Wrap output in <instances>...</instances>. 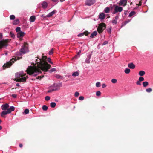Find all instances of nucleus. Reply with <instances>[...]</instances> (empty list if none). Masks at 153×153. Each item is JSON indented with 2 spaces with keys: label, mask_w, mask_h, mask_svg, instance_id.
<instances>
[{
  "label": "nucleus",
  "mask_w": 153,
  "mask_h": 153,
  "mask_svg": "<svg viewBox=\"0 0 153 153\" xmlns=\"http://www.w3.org/2000/svg\"><path fill=\"white\" fill-rule=\"evenodd\" d=\"M47 57L43 56L42 58L37 57L35 63H33L32 66H28L26 70L27 73L29 75L35 76L41 73V70L47 71L51 66L46 61Z\"/></svg>",
  "instance_id": "1"
},
{
  "label": "nucleus",
  "mask_w": 153,
  "mask_h": 153,
  "mask_svg": "<svg viewBox=\"0 0 153 153\" xmlns=\"http://www.w3.org/2000/svg\"><path fill=\"white\" fill-rule=\"evenodd\" d=\"M29 51L28 49V45L26 43H25L22 46L20 50V52H17L15 53V57L14 58H13L9 61L6 62L3 66L4 69H5L6 68L10 67L14 63V62L17 60L22 58V54H25Z\"/></svg>",
  "instance_id": "2"
},
{
  "label": "nucleus",
  "mask_w": 153,
  "mask_h": 153,
  "mask_svg": "<svg viewBox=\"0 0 153 153\" xmlns=\"http://www.w3.org/2000/svg\"><path fill=\"white\" fill-rule=\"evenodd\" d=\"M15 76L16 77L15 80L19 82H25L28 78L27 75L23 71L16 73Z\"/></svg>",
  "instance_id": "3"
},
{
  "label": "nucleus",
  "mask_w": 153,
  "mask_h": 153,
  "mask_svg": "<svg viewBox=\"0 0 153 153\" xmlns=\"http://www.w3.org/2000/svg\"><path fill=\"white\" fill-rule=\"evenodd\" d=\"M60 87L59 83H54L50 87V89L48 91V92L50 93L52 91L58 90L59 89Z\"/></svg>",
  "instance_id": "4"
},
{
  "label": "nucleus",
  "mask_w": 153,
  "mask_h": 153,
  "mask_svg": "<svg viewBox=\"0 0 153 153\" xmlns=\"http://www.w3.org/2000/svg\"><path fill=\"white\" fill-rule=\"evenodd\" d=\"M106 28V25L105 23H102L99 25L97 28L98 32L99 33H102Z\"/></svg>",
  "instance_id": "5"
},
{
  "label": "nucleus",
  "mask_w": 153,
  "mask_h": 153,
  "mask_svg": "<svg viewBox=\"0 0 153 153\" xmlns=\"http://www.w3.org/2000/svg\"><path fill=\"white\" fill-rule=\"evenodd\" d=\"M123 8L122 7L116 5L115 7L114 11L113 12V13L115 14L118 12H121Z\"/></svg>",
  "instance_id": "6"
},
{
  "label": "nucleus",
  "mask_w": 153,
  "mask_h": 153,
  "mask_svg": "<svg viewBox=\"0 0 153 153\" xmlns=\"http://www.w3.org/2000/svg\"><path fill=\"white\" fill-rule=\"evenodd\" d=\"M95 1V0H86L85 4L86 5L90 6L93 5Z\"/></svg>",
  "instance_id": "7"
},
{
  "label": "nucleus",
  "mask_w": 153,
  "mask_h": 153,
  "mask_svg": "<svg viewBox=\"0 0 153 153\" xmlns=\"http://www.w3.org/2000/svg\"><path fill=\"white\" fill-rule=\"evenodd\" d=\"M127 3V0H120L119 5L123 6H125Z\"/></svg>",
  "instance_id": "8"
},
{
  "label": "nucleus",
  "mask_w": 153,
  "mask_h": 153,
  "mask_svg": "<svg viewBox=\"0 0 153 153\" xmlns=\"http://www.w3.org/2000/svg\"><path fill=\"white\" fill-rule=\"evenodd\" d=\"M25 33L20 31L17 33V37L20 39L22 38L24 36Z\"/></svg>",
  "instance_id": "9"
},
{
  "label": "nucleus",
  "mask_w": 153,
  "mask_h": 153,
  "mask_svg": "<svg viewBox=\"0 0 153 153\" xmlns=\"http://www.w3.org/2000/svg\"><path fill=\"white\" fill-rule=\"evenodd\" d=\"M9 107V105L7 103L3 104L1 106V108L3 110H5L7 109Z\"/></svg>",
  "instance_id": "10"
},
{
  "label": "nucleus",
  "mask_w": 153,
  "mask_h": 153,
  "mask_svg": "<svg viewBox=\"0 0 153 153\" xmlns=\"http://www.w3.org/2000/svg\"><path fill=\"white\" fill-rule=\"evenodd\" d=\"M56 12V11L55 10H54L51 12H50L46 16L47 17H50L53 16L55 13Z\"/></svg>",
  "instance_id": "11"
},
{
  "label": "nucleus",
  "mask_w": 153,
  "mask_h": 153,
  "mask_svg": "<svg viewBox=\"0 0 153 153\" xmlns=\"http://www.w3.org/2000/svg\"><path fill=\"white\" fill-rule=\"evenodd\" d=\"M15 110V107L13 106H10V108L7 109L8 113H10L12 111H13Z\"/></svg>",
  "instance_id": "12"
},
{
  "label": "nucleus",
  "mask_w": 153,
  "mask_h": 153,
  "mask_svg": "<svg viewBox=\"0 0 153 153\" xmlns=\"http://www.w3.org/2000/svg\"><path fill=\"white\" fill-rule=\"evenodd\" d=\"M128 66L129 68L131 69H134L135 67V65L132 62L129 63Z\"/></svg>",
  "instance_id": "13"
},
{
  "label": "nucleus",
  "mask_w": 153,
  "mask_h": 153,
  "mask_svg": "<svg viewBox=\"0 0 153 153\" xmlns=\"http://www.w3.org/2000/svg\"><path fill=\"white\" fill-rule=\"evenodd\" d=\"M7 45L5 43L2 41H0V49L4 46H6Z\"/></svg>",
  "instance_id": "14"
},
{
  "label": "nucleus",
  "mask_w": 153,
  "mask_h": 153,
  "mask_svg": "<svg viewBox=\"0 0 153 153\" xmlns=\"http://www.w3.org/2000/svg\"><path fill=\"white\" fill-rule=\"evenodd\" d=\"M105 18V15L103 13H101L99 15V18L103 20Z\"/></svg>",
  "instance_id": "15"
},
{
  "label": "nucleus",
  "mask_w": 153,
  "mask_h": 153,
  "mask_svg": "<svg viewBox=\"0 0 153 153\" xmlns=\"http://www.w3.org/2000/svg\"><path fill=\"white\" fill-rule=\"evenodd\" d=\"M91 56L89 55H88L87 56V58L85 59V62L88 64H89L90 63V59L91 58Z\"/></svg>",
  "instance_id": "16"
},
{
  "label": "nucleus",
  "mask_w": 153,
  "mask_h": 153,
  "mask_svg": "<svg viewBox=\"0 0 153 153\" xmlns=\"http://www.w3.org/2000/svg\"><path fill=\"white\" fill-rule=\"evenodd\" d=\"M42 7L43 8L45 9L48 6L47 3L45 1H43L42 4Z\"/></svg>",
  "instance_id": "17"
},
{
  "label": "nucleus",
  "mask_w": 153,
  "mask_h": 153,
  "mask_svg": "<svg viewBox=\"0 0 153 153\" xmlns=\"http://www.w3.org/2000/svg\"><path fill=\"white\" fill-rule=\"evenodd\" d=\"M36 19V17L35 16H31L30 19V22H34Z\"/></svg>",
  "instance_id": "18"
},
{
  "label": "nucleus",
  "mask_w": 153,
  "mask_h": 153,
  "mask_svg": "<svg viewBox=\"0 0 153 153\" xmlns=\"http://www.w3.org/2000/svg\"><path fill=\"white\" fill-rule=\"evenodd\" d=\"M97 34V32L96 31H94L93 32L91 35L90 37L91 38H94Z\"/></svg>",
  "instance_id": "19"
},
{
  "label": "nucleus",
  "mask_w": 153,
  "mask_h": 153,
  "mask_svg": "<svg viewBox=\"0 0 153 153\" xmlns=\"http://www.w3.org/2000/svg\"><path fill=\"white\" fill-rule=\"evenodd\" d=\"M7 114H9L7 110V111H4L1 113V117H3L4 115H6Z\"/></svg>",
  "instance_id": "20"
},
{
  "label": "nucleus",
  "mask_w": 153,
  "mask_h": 153,
  "mask_svg": "<svg viewBox=\"0 0 153 153\" xmlns=\"http://www.w3.org/2000/svg\"><path fill=\"white\" fill-rule=\"evenodd\" d=\"M110 11V8L108 7H106L104 9V11L105 13H109Z\"/></svg>",
  "instance_id": "21"
},
{
  "label": "nucleus",
  "mask_w": 153,
  "mask_h": 153,
  "mask_svg": "<svg viewBox=\"0 0 153 153\" xmlns=\"http://www.w3.org/2000/svg\"><path fill=\"white\" fill-rule=\"evenodd\" d=\"M145 74V72L144 71H140L139 72V75L142 76H143Z\"/></svg>",
  "instance_id": "22"
},
{
  "label": "nucleus",
  "mask_w": 153,
  "mask_h": 153,
  "mask_svg": "<svg viewBox=\"0 0 153 153\" xmlns=\"http://www.w3.org/2000/svg\"><path fill=\"white\" fill-rule=\"evenodd\" d=\"M19 23V20L18 19H16L14 20L13 22V25H16Z\"/></svg>",
  "instance_id": "23"
},
{
  "label": "nucleus",
  "mask_w": 153,
  "mask_h": 153,
  "mask_svg": "<svg viewBox=\"0 0 153 153\" xmlns=\"http://www.w3.org/2000/svg\"><path fill=\"white\" fill-rule=\"evenodd\" d=\"M149 85V83L148 82L146 81L143 82V85L144 87H146Z\"/></svg>",
  "instance_id": "24"
},
{
  "label": "nucleus",
  "mask_w": 153,
  "mask_h": 153,
  "mask_svg": "<svg viewBox=\"0 0 153 153\" xmlns=\"http://www.w3.org/2000/svg\"><path fill=\"white\" fill-rule=\"evenodd\" d=\"M136 13V12L134 11H132L131 12L129 15V17H131L133 16Z\"/></svg>",
  "instance_id": "25"
},
{
  "label": "nucleus",
  "mask_w": 153,
  "mask_h": 153,
  "mask_svg": "<svg viewBox=\"0 0 153 153\" xmlns=\"http://www.w3.org/2000/svg\"><path fill=\"white\" fill-rule=\"evenodd\" d=\"M79 74V73H78L77 71H76V72H74L72 74V76H78Z\"/></svg>",
  "instance_id": "26"
},
{
  "label": "nucleus",
  "mask_w": 153,
  "mask_h": 153,
  "mask_svg": "<svg viewBox=\"0 0 153 153\" xmlns=\"http://www.w3.org/2000/svg\"><path fill=\"white\" fill-rule=\"evenodd\" d=\"M125 73L126 74H129L130 72V70L128 68H126L124 70Z\"/></svg>",
  "instance_id": "27"
},
{
  "label": "nucleus",
  "mask_w": 153,
  "mask_h": 153,
  "mask_svg": "<svg viewBox=\"0 0 153 153\" xmlns=\"http://www.w3.org/2000/svg\"><path fill=\"white\" fill-rule=\"evenodd\" d=\"M29 111L28 109H26L23 112V114H27L29 113Z\"/></svg>",
  "instance_id": "28"
},
{
  "label": "nucleus",
  "mask_w": 153,
  "mask_h": 153,
  "mask_svg": "<svg viewBox=\"0 0 153 153\" xmlns=\"http://www.w3.org/2000/svg\"><path fill=\"white\" fill-rule=\"evenodd\" d=\"M56 105V103L55 102H52L51 103L50 106L52 108H54Z\"/></svg>",
  "instance_id": "29"
},
{
  "label": "nucleus",
  "mask_w": 153,
  "mask_h": 153,
  "mask_svg": "<svg viewBox=\"0 0 153 153\" xmlns=\"http://www.w3.org/2000/svg\"><path fill=\"white\" fill-rule=\"evenodd\" d=\"M15 16L14 15H12L10 16V19L11 20H13L15 19Z\"/></svg>",
  "instance_id": "30"
},
{
  "label": "nucleus",
  "mask_w": 153,
  "mask_h": 153,
  "mask_svg": "<svg viewBox=\"0 0 153 153\" xmlns=\"http://www.w3.org/2000/svg\"><path fill=\"white\" fill-rule=\"evenodd\" d=\"M10 35L11 37H12L13 38H14L15 37V35H14V34L12 32H10Z\"/></svg>",
  "instance_id": "31"
},
{
  "label": "nucleus",
  "mask_w": 153,
  "mask_h": 153,
  "mask_svg": "<svg viewBox=\"0 0 153 153\" xmlns=\"http://www.w3.org/2000/svg\"><path fill=\"white\" fill-rule=\"evenodd\" d=\"M146 91L148 93H150L152 91V89L151 88H149L146 89Z\"/></svg>",
  "instance_id": "32"
},
{
  "label": "nucleus",
  "mask_w": 153,
  "mask_h": 153,
  "mask_svg": "<svg viewBox=\"0 0 153 153\" xmlns=\"http://www.w3.org/2000/svg\"><path fill=\"white\" fill-rule=\"evenodd\" d=\"M107 32L109 33H111V27L110 28H108L107 29Z\"/></svg>",
  "instance_id": "33"
},
{
  "label": "nucleus",
  "mask_w": 153,
  "mask_h": 153,
  "mask_svg": "<svg viewBox=\"0 0 153 153\" xmlns=\"http://www.w3.org/2000/svg\"><path fill=\"white\" fill-rule=\"evenodd\" d=\"M56 71V69L54 68H52L50 69L49 71V72L50 73H51L52 72H54Z\"/></svg>",
  "instance_id": "34"
},
{
  "label": "nucleus",
  "mask_w": 153,
  "mask_h": 153,
  "mask_svg": "<svg viewBox=\"0 0 153 153\" xmlns=\"http://www.w3.org/2000/svg\"><path fill=\"white\" fill-rule=\"evenodd\" d=\"M48 109V107L44 105L42 107V109L44 111H46Z\"/></svg>",
  "instance_id": "35"
},
{
  "label": "nucleus",
  "mask_w": 153,
  "mask_h": 153,
  "mask_svg": "<svg viewBox=\"0 0 153 153\" xmlns=\"http://www.w3.org/2000/svg\"><path fill=\"white\" fill-rule=\"evenodd\" d=\"M56 77L59 79H61L62 78V77L59 74H56Z\"/></svg>",
  "instance_id": "36"
},
{
  "label": "nucleus",
  "mask_w": 153,
  "mask_h": 153,
  "mask_svg": "<svg viewBox=\"0 0 153 153\" xmlns=\"http://www.w3.org/2000/svg\"><path fill=\"white\" fill-rule=\"evenodd\" d=\"M96 86L97 87H99L100 86V83L99 82H97L96 84Z\"/></svg>",
  "instance_id": "37"
},
{
  "label": "nucleus",
  "mask_w": 153,
  "mask_h": 153,
  "mask_svg": "<svg viewBox=\"0 0 153 153\" xmlns=\"http://www.w3.org/2000/svg\"><path fill=\"white\" fill-rule=\"evenodd\" d=\"M111 81L112 83H115L117 82V80L115 79H112Z\"/></svg>",
  "instance_id": "38"
},
{
  "label": "nucleus",
  "mask_w": 153,
  "mask_h": 153,
  "mask_svg": "<svg viewBox=\"0 0 153 153\" xmlns=\"http://www.w3.org/2000/svg\"><path fill=\"white\" fill-rule=\"evenodd\" d=\"M112 23L114 25L116 24L117 23V20L113 19L112 20Z\"/></svg>",
  "instance_id": "39"
},
{
  "label": "nucleus",
  "mask_w": 153,
  "mask_h": 153,
  "mask_svg": "<svg viewBox=\"0 0 153 153\" xmlns=\"http://www.w3.org/2000/svg\"><path fill=\"white\" fill-rule=\"evenodd\" d=\"M144 80V78L143 77L140 76L139 78V80L140 82L143 81Z\"/></svg>",
  "instance_id": "40"
},
{
  "label": "nucleus",
  "mask_w": 153,
  "mask_h": 153,
  "mask_svg": "<svg viewBox=\"0 0 153 153\" xmlns=\"http://www.w3.org/2000/svg\"><path fill=\"white\" fill-rule=\"evenodd\" d=\"M101 94V93L100 91H98L96 92V94L97 96H99Z\"/></svg>",
  "instance_id": "41"
},
{
  "label": "nucleus",
  "mask_w": 153,
  "mask_h": 153,
  "mask_svg": "<svg viewBox=\"0 0 153 153\" xmlns=\"http://www.w3.org/2000/svg\"><path fill=\"white\" fill-rule=\"evenodd\" d=\"M50 99V97L49 96H46L45 97V99L46 101H48Z\"/></svg>",
  "instance_id": "42"
},
{
  "label": "nucleus",
  "mask_w": 153,
  "mask_h": 153,
  "mask_svg": "<svg viewBox=\"0 0 153 153\" xmlns=\"http://www.w3.org/2000/svg\"><path fill=\"white\" fill-rule=\"evenodd\" d=\"M21 28L20 27H17L16 29V32L20 31Z\"/></svg>",
  "instance_id": "43"
},
{
  "label": "nucleus",
  "mask_w": 153,
  "mask_h": 153,
  "mask_svg": "<svg viewBox=\"0 0 153 153\" xmlns=\"http://www.w3.org/2000/svg\"><path fill=\"white\" fill-rule=\"evenodd\" d=\"M79 95V93L78 92L75 93L74 96L76 97H77Z\"/></svg>",
  "instance_id": "44"
},
{
  "label": "nucleus",
  "mask_w": 153,
  "mask_h": 153,
  "mask_svg": "<svg viewBox=\"0 0 153 153\" xmlns=\"http://www.w3.org/2000/svg\"><path fill=\"white\" fill-rule=\"evenodd\" d=\"M84 99V97L83 96H81L79 97V100H82Z\"/></svg>",
  "instance_id": "45"
},
{
  "label": "nucleus",
  "mask_w": 153,
  "mask_h": 153,
  "mask_svg": "<svg viewBox=\"0 0 153 153\" xmlns=\"http://www.w3.org/2000/svg\"><path fill=\"white\" fill-rule=\"evenodd\" d=\"M48 62L50 63L51 64H53V63L51 61V58H49L48 59Z\"/></svg>",
  "instance_id": "46"
},
{
  "label": "nucleus",
  "mask_w": 153,
  "mask_h": 153,
  "mask_svg": "<svg viewBox=\"0 0 153 153\" xmlns=\"http://www.w3.org/2000/svg\"><path fill=\"white\" fill-rule=\"evenodd\" d=\"M130 20L128 19L126 21H125L124 22L125 25H126L130 21Z\"/></svg>",
  "instance_id": "47"
},
{
  "label": "nucleus",
  "mask_w": 153,
  "mask_h": 153,
  "mask_svg": "<svg viewBox=\"0 0 153 153\" xmlns=\"http://www.w3.org/2000/svg\"><path fill=\"white\" fill-rule=\"evenodd\" d=\"M11 96L13 98H16L17 97V95L16 94H13L11 95Z\"/></svg>",
  "instance_id": "48"
},
{
  "label": "nucleus",
  "mask_w": 153,
  "mask_h": 153,
  "mask_svg": "<svg viewBox=\"0 0 153 153\" xmlns=\"http://www.w3.org/2000/svg\"><path fill=\"white\" fill-rule=\"evenodd\" d=\"M84 35V34L83 33H81L79 34H78L77 36L78 37H80V36H83V35Z\"/></svg>",
  "instance_id": "49"
},
{
  "label": "nucleus",
  "mask_w": 153,
  "mask_h": 153,
  "mask_svg": "<svg viewBox=\"0 0 153 153\" xmlns=\"http://www.w3.org/2000/svg\"><path fill=\"white\" fill-rule=\"evenodd\" d=\"M136 84L137 85H141V83H140V81L138 80L136 82Z\"/></svg>",
  "instance_id": "50"
},
{
  "label": "nucleus",
  "mask_w": 153,
  "mask_h": 153,
  "mask_svg": "<svg viewBox=\"0 0 153 153\" xmlns=\"http://www.w3.org/2000/svg\"><path fill=\"white\" fill-rule=\"evenodd\" d=\"M108 43V42L107 41H104L103 43L102 44V45H106Z\"/></svg>",
  "instance_id": "51"
},
{
  "label": "nucleus",
  "mask_w": 153,
  "mask_h": 153,
  "mask_svg": "<svg viewBox=\"0 0 153 153\" xmlns=\"http://www.w3.org/2000/svg\"><path fill=\"white\" fill-rule=\"evenodd\" d=\"M53 50H50L49 51V55H52V54H53Z\"/></svg>",
  "instance_id": "52"
},
{
  "label": "nucleus",
  "mask_w": 153,
  "mask_h": 153,
  "mask_svg": "<svg viewBox=\"0 0 153 153\" xmlns=\"http://www.w3.org/2000/svg\"><path fill=\"white\" fill-rule=\"evenodd\" d=\"M102 87L103 88H104L106 87V85H105V84L104 83V84H102Z\"/></svg>",
  "instance_id": "53"
},
{
  "label": "nucleus",
  "mask_w": 153,
  "mask_h": 153,
  "mask_svg": "<svg viewBox=\"0 0 153 153\" xmlns=\"http://www.w3.org/2000/svg\"><path fill=\"white\" fill-rule=\"evenodd\" d=\"M43 77H44L43 76H38L37 78L38 79H40L41 78H43Z\"/></svg>",
  "instance_id": "54"
},
{
  "label": "nucleus",
  "mask_w": 153,
  "mask_h": 153,
  "mask_svg": "<svg viewBox=\"0 0 153 153\" xmlns=\"http://www.w3.org/2000/svg\"><path fill=\"white\" fill-rule=\"evenodd\" d=\"M119 18V16L118 15H117L115 17V20H116L117 21V20Z\"/></svg>",
  "instance_id": "55"
},
{
  "label": "nucleus",
  "mask_w": 153,
  "mask_h": 153,
  "mask_svg": "<svg viewBox=\"0 0 153 153\" xmlns=\"http://www.w3.org/2000/svg\"><path fill=\"white\" fill-rule=\"evenodd\" d=\"M41 16L42 17H43L44 18H45V17H46L45 16V15L44 14H42V16Z\"/></svg>",
  "instance_id": "56"
},
{
  "label": "nucleus",
  "mask_w": 153,
  "mask_h": 153,
  "mask_svg": "<svg viewBox=\"0 0 153 153\" xmlns=\"http://www.w3.org/2000/svg\"><path fill=\"white\" fill-rule=\"evenodd\" d=\"M53 2H57L58 0H52Z\"/></svg>",
  "instance_id": "57"
},
{
  "label": "nucleus",
  "mask_w": 153,
  "mask_h": 153,
  "mask_svg": "<svg viewBox=\"0 0 153 153\" xmlns=\"http://www.w3.org/2000/svg\"><path fill=\"white\" fill-rule=\"evenodd\" d=\"M19 146L21 148L22 147V144H20L19 145Z\"/></svg>",
  "instance_id": "58"
},
{
  "label": "nucleus",
  "mask_w": 153,
  "mask_h": 153,
  "mask_svg": "<svg viewBox=\"0 0 153 153\" xmlns=\"http://www.w3.org/2000/svg\"><path fill=\"white\" fill-rule=\"evenodd\" d=\"M16 86L19 87L20 86L19 83H17L16 84Z\"/></svg>",
  "instance_id": "59"
},
{
  "label": "nucleus",
  "mask_w": 153,
  "mask_h": 153,
  "mask_svg": "<svg viewBox=\"0 0 153 153\" xmlns=\"http://www.w3.org/2000/svg\"><path fill=\"white\" fill-rule=\"evenodd\" d=\"M81 51L80 50L79 52H78V54H79L80 53H81Z\"/></svg>",
  "instance_id": "60"
},
{
  "label": "nucleus",
  "mask_w": 153,
  "mask_h": 153,
  "mask_svg": "<svg viewBox=\"0 0 153 153\" xmlns=\"http://www.w3.org/2000/svg\"><path fill=\"white\" fill-rule=\"evenodd\" d=\"M65 0H60V1L61 2H63V1H64Z\"/></svg>",
  "instance_id": "61"
},
{
  "label": "nucleus",
  "mask_w": 153,
  "mask_h": 153,
  "mask_svg": "<svg viewBox=\"0 0 153 153\" xmlns=\"http://www.w3.org/2000/svg\"><path fill=\"white\" fill-rule=\"evenodd\" d=\"M2 128V127L1 126H0V130Z\"/></svg>",
  "instance_id": "62"
},
{
  "label": "nucleus",
  "mask_w": 153,
  "mask_h": 153,
  "mask_svg": "<svg viewBox=\"0 0 153 153\" xmlns=\"http://www.w3.org/2000/svg\"><path fill=\"white\" fill-rule=\"evenodd\" d=\"M1 120H0V123H1Z\"/></svg>",
  "instance_id": "63"
},
{
  "label": "nucleus",
  "mask_w": 153,
  "mask_h": 153,
  "mask_svg": "<svg viewBox=\"0 0 153 153\" xmlns=\"http://www.w3.org/2000/svg\"><path fill=\"white\" fill-rule=\"evenodd\" d=\"M5 55H7V53H5Z\"/></svg>",
  "instance_id": "64"
}]
</instances>
